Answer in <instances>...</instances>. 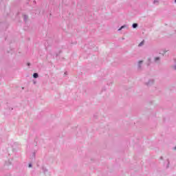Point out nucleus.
Segmentation results:
<instances>
[{"instance_id": "1", "label": "nucleus", "mask_w": 176, "mask_h": 176, "mask_svg": "<svg viewBox=\"0 0 176 176\" xmlns=\"http://www.w3.org/2000/svg\"><path fill=\"white\" fill-rule=\"evenodd\" d=\"M160 159H161V160H165L164 166L165 168H168V167H170V161L168 160V158H167L164 156H162L160 157Z\"/></svg>"}, {"instance_id": "2", "label": "nucleus", "mask_w": 176, "mask_h": 176, "mask_svg": "<svg viewBox=\"0 0 176 176\" xmlns=\"http://www.w3.org/2000/svg\"><path fill=\"white\" fill-rule=\"evenodd\" d=\"M155 82L154 79H150L148 82H146V86H151L153 85V82Z\"/></svg>"}, {"instance_id": "3", "label": "nucleus", "mask_w": 176, "mask_h": 176, "mask_svg": "<svg viewBox=\"0 0 176 176\" xmlns=\"http://www.w3.org/2000/svg\"><path fill=\"white\" fill-rule=\"evenodd\" d=\"M142 65V60H140L138 63V68H139V69H141Z\"/></svg>"}, {"instance_id": "4", "label": "nucleus", "mask_w": 176, "mask_h": 176, "mask_svg": "<svg viewBox=\"0 0 176 176\" xmlns=\"http://www.w3.org/2000/svg\"><path fill=\"white\" fill-rule=\"evenodd\" d=\"M159 2H160V0H154L153 3L155 5H159Z\"/></svg>"}, {"instance_id": "5", "label": "nucleus", "mask_w": 176, "mask_h": 176, "mask_svg": "<svg viewBox=\"0 0 176 176\" xmlns=\"http://www.w3.org/2000/svg\"><path fill=\"white\" fill-rule=\"evenodd\" d=\"M126 27H127V25H126L121 26L120 28L118 29V31H122V30H123V28H126Z\"/></svg>"}, {"instance_id": "6", "label": "nucleus", "mask_w": 176, "mask_h": 176, "mask_svg": "<svg viewBox=\"0 0 176 176\" xmlns=\"http://www.w3.org/2000/svg\"><path fill=\"white\" fill-rule=\"evenodd\" d=\"M132 27H133V28H137L138 27V24H137V23H133V24L132 25Z\"/></svg>"}, {"instance_id": "7", "label": "nucleus", "mask_w": 176, "mask_h": 176, "mask_svg": "<svg viewBox=\"0 0 176 176\" xmlns=\"http://www.w3.org/2000/svg\"><path fill=\"white\" fill-rule=\"evenodd\" d=\"M38 76H39L38 75L37 73H34V74H33V77L35 78H38Z\"/></svg>"}, {"instance_id": "8", "label": "nucleus", "mask_w": 176, "mask_h": 176, "mask_svg": "<svg viewBox=\"0 0 176 176\" xmlns=\"http://www.w3.org/2000/svg\"><path fill=\"white\" fill-rule=\"evenodd\" d=\"M160 60V58H159V57H157V58H155V62H157V61H159Z\"/></svg>"}, {"instance_id": "9", "label": "nucleus", "mask_w": 176, "mask_h": 176, "mask_svg": "<svg viewBox=\"0 0 176 176\" xmlns=\"http://www.w3.org/2000/svg\"><path fill=\"white\" fill-rule=\"evenodd\" d=\"M142 45H144V41H142V42L139 44V46L141 47V46H142Z\"/></svg>"}, {"instance_id": "10", "label": "nucleus", "mask_w": 176, "mask_h": 176, "mask_svg": "<svg viewBox=\"0 0 176 176\" xmlns=\"http://www.w3.org/2000/svg\"><path fill=\"white\" fill-rule=\"evenodd\" d=\"M173 69H175V71H176V64L173 66Z\"/></svg>"}, {"instance_id": "11", "label": "nucleus", "mask_w": 176, "mask_h": 176, "mask_svg": "<svg viewBox=\"0 0 176 176\" xmlns=\"http://www.w3.org/2000/svg\"><path fill=\"white\" fill-rule=\"evenodd\" d=\"M28 18V16L26 15L24 16V19L25 20Z\"/></svg>"}, {"instance_id": "12", "label": "nucleus", "mask_w": 176, "mask_h": 176, "mask_svg": "<svg viewBox=\"0 0 176 176\" xmlns=\"http://www.w3.org/2000/svg\"><path fill=\"white\" fill-rule=\"evenodd\" d=\"M29 167H32V164H30Z\"/></svg>"}, {"instance_id": "13", "label": "nucleus", "mask_w": 176, "mask_h": 176, "mask_svg": "<svg viewBox=\"0 0 176 176\" xmlns=\"http://www.w3.org/2000/svg\"><path fill=\"white\" fill-rule=\"evenodd\" d=\"M175 3H176V0H175Z\"/></svg>"}]
</instances>
